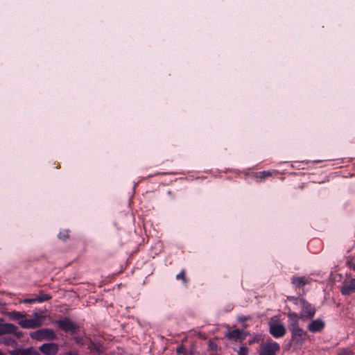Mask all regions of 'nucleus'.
Segmentation results:
<instances>
[{
	"instance_id": "f257e3e1",
	"label": "nucleus",
	"mask_w": 355,
	"mask_h": 355,
	"mask_svg": "<svg viewBox=\"0 0 355 355\" xmlns=\"http://www.w3.org/2000/svg\"><path fill=\"white\" fill-rule=\"evenodd\" d=\"M46 316L41 312H34L31 318H26L19 321V324L24 329H36L43 324Z\"/></svg>"
},
{
	"instance_id": "f03ea898",
	"label": "nucleus",
	"mask_w": 355,
	"mask_h": 355,
	"mask_svg": "<svg viewBox=\"0 0 355 355\" xmlns=\"http://www.w3.org/2000/svg\"><path fill=\"white\" fill-rule=\"evenodd\" d=\"M290 300L293 301L296 304H300L302 308V312L300 313L301 318H312L315 313V309L311 304L307 302L304 299H297L293 297L288 298Z\"/></svg>"
},
{
	"instance_id": "7ed1b4c3",
	"label": "nucleus",
	"mask_w": 355,
	"mask_h": 355,
	"mask_svg": "<svg viewBox=\"0 0 355 355\" xmlns=\"http://www.w3.org/2000/svg\"><path fill=\"white\" fill-rule=\"evenodd\" d=\"M30 337L37 341L53 340L56 338V335L51 329H40L30 333Z\"/></svg>"
},
{
	"instance_id": "20e7f679",
	"label": "nucleus",
	"mask_w": 355,
	"mask_h": 355,
	"mask_svg": "<svg viewBox=\"0 0 355 355\" xmlns=\"http://www.w3.org/2000/svg\"><path fill=\"white\" fill-rule=\"evenodd\" d=\"M269 331L275 338L282 337L286 334V329L282 322L277 318L273 317L269 321Z\"/></svg>"
},
{
	"instance_id": "39448f33",
	"label": "nucleus",
	"mask_w": 355,
	"mask_h": 355,
	"mask_svg": "<svg viewBox=\"0 0 355 355\" xmlns=\"http://www.w3.org/2000/svg\"><path fill=\"white\" fill-rule=\"evenodd\" d=\"M279 350L278 343L272 340H267L263 343L260 347V355H275Z\"/></svg>"
},
{
	"instance_id": "423d86ee",
	"label": "nucleus",
	"mask_w": 355,
	"mask_h": 355,
	"mask_svg": "<svg viewBox=\"0 0 355 355\" xmlns=\"http://www.w3.org/2000/svg\"><path fill=\"white\" fill-rule=\"evenodd\" d=\"M17 326L10 323H0V336L6 334H14L17 338L21 337V332L17 331Z\"/></svg>"
},
{
	"instance_id": "0eeeda50",
	"label": "nucleus",
	"mask_w": 355,
	"mask_h": 355,
	"mask_svg": "<svg viewBox=\"0 0 355 355\" xmlns=\"http://www.w3.org/2000/svg\"><path fill=\"white\" fill-rule=\"evenodd\" d=\"M291 331L292 332V338L297 343H302L307 336L306 332L300 328L299 326L291 328Z\"/></svg>"
},
{
	"instance_id": "6e6552de",
	"label": "nucleus",
	"mask_w": 355,
	"mask_h": 355,
	"mask_svg": "<svg viewBox=\"0 0 355 355\" xmlns=\"http://www.w3.org/2000/svg\"><path fill=\"white\" fill-rule=\"evenodd\" d=\"M57 324L58 327L64 331L73 332L77 328L76 324L68 318L58 320Z\"/></svg>"
},
{
	"instance_id": "1a4fd4ad",
	"label": "nucleus",
	"mask_w": 355,
	"mask_h": 355,
	"mask_svg": "<svg viewBox=\"0 0 355 355\" xmlns=\"http://www.w3.org/2000/svg\"><path fill=\"white\" fill-rule=\"evenodd\" d=\"M40 351L44 355H56L58 352V345L54 343H44L39 347Z\"/></svg>"
},
{
	"instance_id": "9d476101",
	"label": "nucleus",
	"mask_w": 355,
	"mask_h": 355,
	"mask_svg": "<svg viewBox=\"0 0 355 355\" xmlns=\"http://www.w3.org/2000/svg\"><path fill=\"white\" fill-rule=\"evenodd\" d=\"M324 322L321 319H317L315 320H313L309 325H308V329L311 332H318L322 331L324 327Z\"/></svg>"
},
{
	"instance_id": "9b49d317",
	"label": "nucleus",
	"mask_w": 355,
	"mask_h": 355,
	"mask_svg": "<svg viewBox=\"0 0 355 355\" xmlns=\"http://www.w3.org/2000/svg\"><path fill=\"white\" fill-rule=\"evenodd\" d=\"M11 355H40V353L33 347L24 349H17L10 352Z\"/></svg>"
},
{
	"instance_id": "f8f14e48",
	"label": "nucleus",
	"mask_w": 355,
	"mask_h": 355,
	"mask_svg": "<svg viewBox=\"0 0 355 355\" xmlns=\"http://www.w3.org/2000/svg\"><path fill=\"white\" fill-rule=\"evenodd\" d=\"M310 281L309 279L306 277L302 276H293L291 278V283L293 285V286L297 288V287H302L305 286L306 284H309Z\"/></svg>"
},
{
	"instance_id": "ddd939ff",
	"label": "nucleus",
	"mask_w": 355,
	"mask_h": 355,
	"mask_svg": "<svg viewBox=\"0 0 355 355\" xmlns=\"http://www.w3.org/2000/svg\"><path fill=\"white\" fill-rule=\"evenodd\" d=\"M227 337L229 339L234 340H243L245 338V336L243 331L238 329L230 331L227 334Z\"/></svg>"
},
{
	"instance_id": "4468645a",
	"label": "nucleus",
	"mask_w": 355,
	"mask_h": 355,
	"mask_svg": "<svg viewBox=\"0 0 355 355\" xmlns=\"http://www.w3.org/2000/svg\"><path fill=\"white\" fill-rule=\"evenodd\" d=\"M352 291H355V279H352L348 284L344 285L341 289L343 295H348Z\"/></svg>"
},
{
	"instance_id": "2eb2a0df",
	"label": "nucleus",
	"mask_w": 355,
	"mask_h": 355,
	"mask_svg": "<svg viewBox=\"0 0 355 355\" xmlns=\"http://www.w3.org/2000/svg\"><path fill=\"white\" fill-rule=\"evenodd\" d=\"M270 176H272V173L268 171H261V172L257 173L254 175V178L257 179V181H259V182L263 181L265 179H266L267 178H269Z\"/></svg>"
},
{
	"instance_id": "dca6fc26",
	"label": "nucleus",
	"mask_w": 355,
	"mask_h": 355,
	"mask_svg": "<svg viewBox=\"0 0 355 355\" xmlns=\"http://www.w3.org/2000/svg\"><path fill=\"white\" fill-rule=\"evenodd\" d=\"M288 318L291 322V328L298 326L299 316L297 313L293 312H289L288 313Z\"/></svg>"
},
{
	"instance_id": "f3484780",
	"label": "nucleus",
	"mask_w": 355,
	"mask_h": 355,
	"mask_svg": "<svg viewBox=\"0 0 355 355\" xmlns=\"http://www.w3.org/2000/svg\"><path fill=\"white\" fill-rule=\"evenodd\" d=\"M8 315L9 316L10 319L13 320H19V321L24 319V317H25V315H24L23 313H21L20 312H17V311L9 312L8 313Z\"/></svg>"
},
{
	"instance_id": "a211bd4d",
	"label": "nucleus",
	"mask_w": 355,
	"mask_h": 355,
	"mask_svg": "<svg viewBox=\"0 0 355 355\" xmlns=\"http://www.w3.org/2000/svg\"><path fill=\"white\" fill-rule=\"evenodd\" d=\"M1 343H4L5 345H11V346H13L15 345V340L9 337L3 338Z\"/></svg>"
},
{
	"instance_id": "6ab92c4d",
	"label": "nucleus",
	"mask_w": 355,
	"mask_h": 355,
	"mask_svg": "<svg viewBox=\"0 0 355 355\" xmlns=\"http://www.w3.org/2000/svg\"><path fill=\"white\" fill-rule=\"evenodd\" d=\"M177 279H181L184 284H187V280L186 278V275L184 270H182L178 275L176 276Z\"/></svg>"
},
{
	"instance_id": "aec40b11",
	"label": "nucleus",
	"mask_w": 355,
	"mask_h": 355,
	"mask_svg": "<svg viewBox=\"0 0 355 355\" xmlns=\"http://www.w3.org/2000/svg\"><path fill=\"white\" fill-rule=\"evenodd\" d=\"M50 298H51V297L49 295L43 294V295H41L38 296L35 299H36L37 302H44V301H46V300H49Z\"/></svg>"
},
{
	"instance_id": "412c9836",
	"label": "nucleus",
	"mask_w": 355,
	"mask_h": 355,
	"mask_svg": "<svg viewBox=\"0 0 355 355\" xmlns=\"http://www.w3.org/2000/svg\"><path fill=\"white\" fill-rule=\"evenodd\" d=\"M239 355H248V348L245 347H241L238 352Z\"/></svg>"
},
{
	"instance_id": "4be33fe9",
	"label": "nucleus",
	"mask_w": 355,
	"mask_h": 355,
	"mask_svg": "<svg viewBox=\"0 0 355 355\" xmlns=\"http://www.w3.org/2000/svg\"><path fill=\"white\" fill-rule=\"evenodd\" d=\"M59 236L60 239L65 240L67 238H68L69 235L67 232H65L63 234L62 233H60Z\"/></svg>"
},
{
	"instance_id": "5701e85b",
	"label": "nucleus",
	"mask_w": 355,
	"mask_h": 355,
	"mask_svg": "<svg viewBox=\"0 0 355 355\" xmlns=\"http://www.w3.org/2000/svg\"><path fill=\"white\" fill-rule=\"evenodd\" d=\"M33 302H37L35 298L26 299L24 300L25 303H32Z\"/></svg>"
},
{
	"instance_id": "b1692460",
	"label": "nucleus",
	"mask_w": 355,
	"mask_h": 355,
	"mask_svg": "<svg viewBox=\"0 0 355 355\" xmlns=\"http://www.w3.org/2000/svg\"><path fill=\"white\" fill-rule=\"evenodd\" d=\"M348 264L351 268L355 270V261L353 262H349Z\"/></svg>"
},
{
	"instance_id": "393cba45",
	"label": "nucleus",
	"mask_w": 355,
	"mask_h": 355,
	"mask_svg": "<svg viewBox=\"0 0 355 355\" xmlns=\"http://www.w3.org/2000/svg\"><path fill=\"white\" fill-rule=\"evenodd\" d=\"M177 352L178 354H182L183 353V347H179L177 348Z\"/></svg>"
},
{
	"instance_id": "a878e982",
	"label": "nucleus",
	"mask_w": 355,
	"mask_h": 355,
	"mask_svg": "<svg viewBox=\"0 0 355 355\" xmlns=\"http://www.w3.org/2000/svg\"><path fill=\"white\" fill-rule=\"evenodd\" d=\"M67 355H77V354L76 352H68L67 354Z\"/></svg>"
},
{
	"instance_id": "bb28decb",
	"label": "nucleus",
	"mask_w": 355,
	"mask_h": 355,
	"mask_svg": "<svg viewBox=\"0 0 355 355\" xmlns=\"http://www.w3.org/2000/svg\"><path fill=\"white\" fill-rule=\"evenodd\" d=\"M342 355H354V354L351 352H345V353L343 354Z\"/></svg>"
},
{
	"instance_id": "cd10ccee",
	"label": "nucleus",
	"mask_w": 355,
	"mask_h": 355,
	"mask_svg": "<svg viewBox=\"0 0 355 355\" xmlns=\"http://www.w3.org/2000/svg\"><path fill=\"white\" fill-rule=\"evenodd\" d=\"M0 355H3V354L0 352Z\"/></svg>"
}]
</instances>
